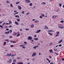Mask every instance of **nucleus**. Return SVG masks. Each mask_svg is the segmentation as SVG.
I'll use <instances>...</instances> for the list:
<instances>
[{"label": "nucleus", "instance_id": "obj_1", "mask_svg": "<svg viewBox=\"0 0 64 64\" xmlns=\"http://www.w3.org/2000/svg\"><path fill=\"white\" fill-rule=\"evenodd\" d=\"M32 37L31 36H29L28 38V40H32Z\"/></svg>", "mask_w": 64, "mask_h": 64}, {"label": "nucleus", "instance_id": "obj_2", "mask_svg": "<svg viewBox=\"0 0 64 64\" xmlns=\"http://www.w3.org/2000/svg\"><path fill=\"white\" fill-rule=\"evenodd\" d=\"M58 27L59 28H60L61 29H62V28H63V27L61 25H58Z\"/></svg>", "mask_w": 64, "mask_h": 64}, {"label": "nucleus", "instance_id": "obj_3", "mask_svg": "<svg viewBox=\"0 0 64 64\" xmlns=\"http://www.w3.org/2000/svg\"><path fill=\"white\" fill-rule=\"evenodd\" d=\"M60 32H56V37H57V36H59V34Z\"/></svg>", "mask_w": 64, "mask_h": 64}, {"label": "nucleus", "instance_id": "obj_4", "mask_svg": "<svg viewBox=\"0 0 64 64\" xmlns=\"http://www.w3.org/2000/svg\"><path fill=\"white\" fill-rule=\"evenodd\" d=\"M35 55H36V53L34 52L33 53V54H32V57H34V56H35Z\"/></svg>", "mask_w": 64, "mask_h": 64}, {"label": "nucleus", "instance_id": "obj_5", "mask_svg": "<svg viewBox=\"0 0 64 64\" xmlns=\"http://www.w3.org/2000/svg\"><path fill=\"white\" fill-rule=\"evenodd\" d=\"M41 32V30H37V31L36 32V33H38L39 32Z\"/></svg>", "mask_w": 64, "mask_h": 64}, {"label": "nucleus", "instance_id": "obj_6", "mask_svg": "<svg viewBox=\"0 0 64 64\" xmlns=\"http://www.w3.org/2000/svg\"><path fill=\"white\" fill-rule=\"evenodd\" d=\"M9 61L8 60L7 62H8V63H11L12 62V59H11L9 60Z\"/></svg>", "mask_w": 64, "mask_h": 64}, {"label": "nucleus", "instance_id": "obj_7", "mask_svg": "<svg viewBox=\"0 0 64 64\" xmlns=\"http://www.w3.org/2000/svg\"><path fill=\"white\" fill-rule=\"evenodd\" d=\"M25 1L26 3H30V1L29 0H26Z\"/></svg>", "mask_w": 64, "mask_h": 64}, {"label": "nucleus", "instance_id": "obj_8", "mask_svg": "<svg viewBox=\"0 0 64 64\" xmlns=\"http://www.w3.org/2000/svg\"><path fill=\"white\" fill-rule=\"evenodd\" d=\"M9 32H10V31H8L7 32H5L4 34H9Z\"/></svg>", "mask_w": 64, "mask_h": 64}, {"label": "nucleus", "instance_id": "obj_9", "mask_svg": "<svg viewBox=\"0 0 64 64\" xmlns=\"http://www.w3.org/2000/svg\"><path fill=\"white\" fill-rule=\"evenodd\" d=\"M56 16H52V18L53 19H55V18L56 17Z\"/></svg>", "mask_w": 64, "mask_h": 64}, {"label": "nucleus", "instance_id": "obj_10", "mask_svg": "<svg viewBox=\"0 0 64 64\" xmlns=\"http://www.w3.org/2000/svg\"><path fill=\"white\" fill-rule=\"evenodd\" d=\"M38 46H34L33 48L34 49H36V48H38Z\"/></svg>", "mask_w": 64, "mask_h": 64}, {"label": "nucleus", "instance_id": "obj_11", "mask_svg": "<svg viewBox=\"0 0 64 64\" xmlns=\"http://www.w3.org/2000/svg\"><path fill=\"white\" fill-rule=\"evenodd\" d=\"M18 9H19V10H21L22 9V8H21V6H18Z\"/></svg>", "mask_w": 64, "mask_h": 64}, {"label": "nucleus", "instance_id": "obj_12", "mask_svg": "<svg viewBox=\"0 0 64 64\" xmlns=\"http://www.w3.org/2000/svg\"><path fill=\"white\" fill-rule=\"evenodd\" d=\"M49 51L50 52V53H53V50H49Z\"/></svg>", "mask_w": 64, "mask_h": 64}, {"label": "nucleus", "instance_id": "obj_13", "mask_svg": "<svg viewBox=\"0 0 64 64\" xmlns=\"http://www.w3.org/2000/svg\"><path fill=\"white\" fill-rule=\"evenodd\" d=\"M11 55H12L11 53L9 54H8L7 56H11Z\"/></svg>", "mask_w": 64, "mask_h": 64}, {"label": "nucleus", "instance_id": "obj_14", "mask_svg": "<svg viewBox=\"0 0 64 64\" xmlns=\"http://www.w3.org/2000/svg\"><path fill=\"white\" fill-rule=\"evenodd\" d=\"M34 40H36V41H37L38 40V38H34Z\"/></svg>", "mask_w": 64, "mask_h": 64}, {"label": "nucleus", "instance_id": "obj_15", "mask_svg": "<svg viewBox=\"0 0 64 64\" xmlns=\"http://www.w3.org/2000/svg\"><path fill=\"white\" fill-rule=\"evenodd\" d=\"M34 26V24H32L31 25V28H33Z\"/></svg>", "mask_w": 64, "mask_h": 64}, {"label": "nucleus", "instance_id": "obj_16", "mask_svg": "<svg viewBox=\"0 0 64 64\" xmlns=\"http://www.w3.org/2000/svg\"><path fill=\"white\" fill-rule=\"evenodd\" d=\"M45 27H46L45 29H48V26H45Z\"/></svg>", "mask_w": 64, "mask_h": 64}, {"label": "nucleus", "instance_id": "obj_17", "mask_svg": "<svg viewBox=\"0 0 64 64\" xmlns=\"http://www.w3.org/2000/svg\"><path fill=\"white\" fill-rule=\"evenodd\" d=\"M48 32H54V31L52 30H48Z\"/></svg>", "mask_w": 64, "mask_h": 64}, {"label": "nucleus", "instance_id": "obj_18", "mask_svg": "<svg viewBox=\"0 0 64 64\" xmlns=\"http://www.w3.org/2000/svg\"><path fill=\"white\" fill-rule=\"evenodd\" d=\"M42 4H43L44 5H45L46 4V3L43 2L42 3Z\"/></svg>", "mask_w": 64, "mask_h": 64}, {"label": "nucleus", "instance_id": "obj_19", "mask_svg": "<svg viewBox=\"0 0 64 64\" xmlns=\"http://www.w3.org/2000/svg\"><path fill=\"white\" fill-rule=\"evenodd\" d=\"M10 42L11 43H16V42H14L13 41H11Z\"/></svg>", "mask_w": 64, "mask_h": 64}, {"label": "nucleus", "instance_id": "obj_20", "mask_svg": "<svg viewBox=\"0 0 64 64\" xmlns=\"http://www.w3.org/2000/svg\"><path fill=\"white\" fill-rule=\"evenodd\" d=\"M34 22L35 23H38V22H39V21L38 20H36L34 21Z\"/></svg>", "mask_w": 64, "mask_h": 64}, {"label": "nucleus", "instance_id": "obj_21", "mask_svg": "<svg viewBox=\"0 0 64 64\" xmlns=\"http://www.w3.org/2000/svg\"><path fill=\"white\" fill-rule=\"evenodd\" d=\"M48 33L50 35L52 36V35H53V34H52L51 33H50L49 32H48Z\"/></svg>", "mask_w": 64, "mask_h": 64}, {"label": "nucleus", "instance_id": "obj_22", "mask_svg": "<svg viewBox=\"0 0 64 64\" xmlns=\"http://www.w3.org/2000/svg\"><path fill=\"white\" fill-rule=\"evenodd\" d=\"M10 7H13V5L12 4H10Z\"/></svg>", "mask_w": 64, "mask_h": 64}, {"label": "nucleus", "instance_id": "obj_23", "mask_svg": "<svg viewBox=\"0 0 64 64\" xmlns=\"http://www.w3.org/2000/svg\"><path fill=\"white\" fill-rule=\"evenodd\" d=\"M41 15L42 16V17H45V16H44V14H41Z\"/></svg>", "mask_w": 64, "mask_h": 64}, {"label": "nucleus", "instance_id": "obj_24", "mask_svg": "<svg viewBox=\"0 0 64 64\" xmlns=\"http://www.w3.org/2000/svg\"><path fill=\"white\" fill-rule=\"evenodd\" d=\"M6 2L7 3H10V2H9L8 0H7L6 1Z\"/></svg>", "mask_w": 64, "mask_h": 64}, {"label": "nucleus", "instance_id": "obj_25", "mask_svg": "<svg viewBox=\"0 0 64 64\" xmlns=\"http://www.w3.org/2000/svg\"><path fill=\"white\" fill-rule=\"evenodd\" d=\"M62 41V40H60V41L58 42V43H61Z\"/></svg>", "mask_w": 64, "mask_h": 64}, {"label": "nucleus", "instance_id": "obj_26", "mask_svg": "<svg viewBox=\"0 0 64 64\" xmlns=\"http://www.w3.org/2000/svg\"><path fill=\"white\" fill-rule=\"evenodd\" d=\"M8 22L10 24H11L12 23V22L10 20H9Z\"/></svg>", "mask_w": 64, "mask_h": 64}, {"label": "nucleus", "instance_id": "obj_27", "mask_svg": "<svg viewBox=\"0 0 64 64\" xmlns=\"http://www.w3.org/2000/svg\"><path fill=\"white\" fill-rule=\"evenodd\" d=\"M29 5L30 6H32V3H30L29 4Z\"/></svg>", "mask_w": 64, "mask_h": 64}, {"label": "nucleus", "instance_id": "obj_28", "mask_svg": "<svg viewBox=\"0 0 64 64\" xmlns=\"http://www.w3.org/2000/svg\"><path fill=\"white\" fill-rule=\"evenodd\" d=\"M6 44V42H4V45H5Z\"/></svg>", "mask_w": 64, "mask_h": 64}, {"label": "nucleus", "instance_id": "obj_29", "mask_svg": "<svg viewBox=\"0 0 64 64\" xmlns=\"http://www.w3.org/2000/svg\"><path fill=\"white\" fill-rule=\"evenodd\" d=\"M0 27H1L2 28H3L4 27L0 25Z\"/></svg>", "mask_w": 64, "mask_h": 64}, {"label": "nucleus", "instance_id": "obj_30", "mask_svg": "<svg viewBox=\"0 0 64 64\" xmlns=\"http://www.w3.org/2000/svg\"><path fill=\"white\" fill-rule=\"evenodd\" d=\"M20 35V34H18L16 36V37H18Z\"/></svg>", "mask_w": 64, "mask_h": 64}, {"label": "nucleus", "instance_id": "obj_31", "mask_svg": "<svg viewBox=\"0 0 64 64\" xmlns=\"http://www.w3.org/2000/svg\"><path fill=\"white\" fill-rule=\"evenodd\" d=\"M20 2H16V4H19Z\"/></svg>", "mask_w": 64, "mask_h": 64}, {"label": "nucleus", "instance_id": "obj_32", "mask_svg": "<svg viewBox=\"0 0 64 64\" xmlns=\"http://www.w3.org/2000/svg\"><path fill=\"white\" fill-rule=\"evenodd\" d=\"M17 20L19 22L20 21V19H18Z\"/></svg>", "mask_w": 64, "mask_h": 64}, {"label": "nucleus", "instance_id": "obj_33", "mask_svg": "<svg viewBox=\"0 0 64 64\" xmlns=\"http://www.w3.org/2000/svg\"><path fill=\"white\" fill-rule=\"evenodd\" d=\"M5 41H7V42H8L9 41V40H4Z\"/></svg>", "mask_w": 64, "mask_h": 64}, {"label": "nucleus", "instance_id": "obj_34", "mask_svg": "<svg viewBox=\"0 0 64 64\" xmlns=\"http://www.w3.org/2000/svg\"><path fill=\"white\" fill-rule=\"evenodd\" d=\"M5 22H4L3 24H2V26H3V25H5Z\"/></svg>", "mask_w": 64, "mask_h": 64}, {"label": "nucleus", "instance_id": "obj_35", "mask_svg": "<svg viewBox=\"0 0 64 64\" xmlns=\"http://www.w3.org/2000/svg\"><path fill=\"white\" fill-rule=\"evenodd\" d=\"M60 22L61 23H64V21L63 20L61 21H60Z\"/></svg>", "mask_w": 64, "mask_h": 64}, {"label": "nucleus", "instance_id": "obj_36", "mask_svg": "<svg viewBox=\"0 0 64 64\" xmlns=\"http://www.w3.org/2000/svg\"><path fill=\"white\" fill-rule=\"evenodd\" d=\"M24 44H28V43H27V42H24Z\"/></svg>", "mask_w": 64, "mask_h": 64}, {"label": "nucleus", "instance_id": "obj_37", "mask_svg": "<svg viewBox=\"0 0 64 64\" xmlns=\"http://www.w3.org/2000/svg\"><path fill=\"white\" fill-rule=\"evenodd\" d=\"M16 35V33L15 32H14L13 34V35Z\"/></svg>", "mask_w": 64, "mask_h": 64}, {"label": "nucleus", "instance_id": "obj_38", "mask_svg": "<svg viewBox=\"0 0 64 64\" xmlns=\"http://www.w3.org/2000/svg\"><path fill=\"white\" fill-rule=\"evenodd\" d=\"M59 5L60 7H61V6H62V4H59Z\"/></svg>", "mask_w": 64, "mask_h": 64}, {"label": "nucleus", "instance_id": "obj_39", "mask_svg": "<svg viewBox=\"0 0 64 64\" xmlns=\"http://www.w3.org/2000/svg\"><path fill=\"white\" fill-rule=\"evenodd\" d=\"M22 14H24V11H23L22 12Z\"/></svg>", "mask_w": 64, "mask_h": 64}, {"label": "nucleus", "instance_id": "obj_40", "mask_svg": "<svg viewBox=\"0 0 64 64\" xmlns=\"http://www.w3.org/2000/svg\"><path fill=\"white\" fill-rule=\"evenodd\" d=\"M43 18V16H40V18Z\"/></svg>", "mask_w": 64, "mask_h": 64}, {"label": "nucleus", "instance_id": "obj_41", "mask_svg": "<svg viewBox=\"0 0 64 64\" xmlns=\"http://www.w3.org/2000/svg\"><path fill=\"white\" fill-rule=\"evenodd\" d=\"M29 14V12H28L26 14V15H28Z\"/></svg>", "mask_w": 64, "mask_h": 64}, {"label": "nucleus", "instance_id": "obj_42", "mask_svg": "<svg viewBox=\"0 0 64 64\" xmlns=\"http://www.w3.org/2000/svg\"><path fill=\"white\" fill-rule=\"evenodd\" d=\"M14 47V46L13 45H12L10 46V47Z\"/></svg>", "mask_w": 64, "mask_h": 64}, {"label": "nucleus", "instance_id": "obj_43", "mask_svg": "<svg viewBox=\"0 0 64 64\" xmlns=\"http://www.w3.org/2000/svg\"><path fill=\"white\" fill-rule=\"evenodd\" d=\"M20 47H23V46H24V45H20Z\"/></svg>", "mask_w": 64, "mask_h": 64}, {"label": "nucleus", "instance_id": "obj_44", "mask_svg": "<svg viewBox=\"0 0 64 64\" xmlns=\"http://www.w3.org/2000/svg\"><path fill=\"white\" fill-rule=\"evenodd\" d=\"M18 64H23V63H22V62H19L18 63Z\"/></svg>", "mask_w": 64, "mask_h": 64}, {"label": "nucleus", "instance_id": "obj_45", "mask_svg": "<svg viewBox=\"0 0 64 64\" xmlns=\"http://www.w3.org/2000/svg\"><path fill=\"white\" fill-rule=\"evenodd\" d=\"M54 54H56L57 55H59V54L56 53V52H54Z\"/></svg>", "mask_w": 64, "mask_h": 64}, {"label": "nucleus", "instance_id": "obj_46", "mask_svg": "<svg viewBox=\"0 0 64 64\" xmlns=\"http://www.w3.org/2000/svg\"><path fill=\"white\" fill-rule=\"evenodd\" d=\"M16 25H19V24L17 22H16Z\"/></svg>", "mask_w": 64, "mask_h": 64}, {"label": "nucleus", "instance_id": "obj_47", "mask_svg": "<svg viewBox=\"0 0 64 64\" xmlns=\"http://www.w3.org/2000/svg\"><path fill=\"white\" fill-rule=\"evenodd\" d=\"M16 17H18V18H19V16L18 15H17L16 16Z\"/></svg>", "mask_w": 64, "mask_h": 64}, {"label": "nucleus", "instance_id": "obj_48", "mask_svg": "<svg viewBox=\"0 0 64 64\" xmlns=\"http://www.w3.org/2000/svg\"><path fill=\"white\" fill-rule=\"evenodd\" d=\"M59 47H61V46H62V44H59Z\"/></svg>", "mask_w": 64, "mask_h": 64}, {"label": "nucleus", "instance_id": "obj_49", "mask_svg": "<svg viewBox=\"0 0 64 64\" xmlns=\"http://www.w3.org/2000/svg\"><path fill=\"white\" fill-rule=\"evenodd\" d=\"M52 42H51L50 44V46H51V45H52Z\"/></svg>", "mask_w": 64, "mask_h": 64}, {"label": "nucleus", "instance_id": "obj_50", "mask_svg": "<svg viewBox=\"0 0 64 64\" xmlns=\"http://www.w3.org/2000/svg\"><path fill=\"white\" fill-rule=\"evenodd\" d=\"M26 31H28V30H29V29L26 28Z\"/></svg>", "mask_w": 64, "mask_h": 64}, {"label": "nucleus", "instance_id": "obj_51", "mask_svg": "<svg viewBox=\"0 0 64 64\" xmlns=\"http://www.w3.org/2000/svg\"><path fill=\"white\" fill-rule=\"evenodd\" d=\"M54 51H57V50H58L57 49H55L54 50Z\"/></svg>", "mask_w": 64, "mask_h": 64}, {"label": "nucleus", "instance_id": "obj_52", "mask_svg": "<svg viewBox=\"0 0 64 64\" xmlns=\"http://www.w3.org/2000/svg\"><path fill=\"white\" fill-rule=\"evenodd\" d=\"M46 60H47L48 61V60H49L48 58H46Z\"/></svg>", "mask_w": 64, "mask_h": 64}, {"label": "nucleus", "instance_id": "obj_53", "mask_svg": "<svg viewBox=\"0 0 64 64\" xmlns=\"http://www.w3.org/2000/svg\"><path fill=\"white\" fill-rule=\"evenodd\" d=\"M9 31H10V33H12V30H10Z\"/></svg>", "mask_w": 64, "mask_h": 64}, {"label": "nucleus", "instance_id": "obj_54", "mask_svg": "<svg viewBox=\"0 0 64 64\" xmlns=\"http://www.w3.org/2000/svg\"><path fill=\"white\" fill-rule=\"evenodd\" d=\"M9 38H13V36H10L9 37Z\"/></svg>", "mask_w": 64, "mask_h": 64}, {"label": "nucleus", "instance_id": "obj_55", "mask_svg": "<svg viewBox=\"0 0 64 64\" xmlns=\"http://www.w3.org/2000/svg\"><path fill=\"white\" fill-rule=\"evenodd\" d=\"M4 27H5V28H7V26H4Z\"/></svg>", "mask_w": 64, "mask_h": 64}, {"label": "nucleus", "instance_id": "obj_56", "mask_svg": "<svg viewBox=\"0 0 64 64\" xmlns=\"http://www.w3.org/2000/svg\"><path fill=\"white\" fill-rule=\"evenodd\" d=\"M5 51H7V52H8V50L7 49H6V50H5Z\"/></svg>", "mask_w": 64, "mask_h": 64}, {"label": "nucleus", "instance_id": "obj_57", "mask_svg": "<svg viewBox=\"0 0 64 64\" xmlns=\"http://www.w3.org/2000/svg\"><path fill=\"white\" fill-rule=\"evenodd\" d=\"M22 48H23V49H25V46H23V47Z\"/></svg>", "mask_w": 64, "mask_h": 64}, {"label": "nucleus", "instance_id": "obj_58", "mask_svg": "<svg viewBox=\"0 0 64 64\" xmlns=\"http://www.w3.org/2000/svg\"><path fill=\"white\" fill-rule=\"evenodd\" d=\"M6 30H7V31H8V30H9V29L7 28L6 29Z\"/></svg>", "mask_w": 64, "mask_h": 64}, {"label": "nucleus", "instance_id": "obj_59", "mask_svg": "<svg viewBox=\"0 0 64 64\" xmlns=\"http://www.w3.org/2000/svg\"><path fill=\"white\" fill-rule=\"evenodd\" d=\"M35 7H36L35 6H34V7L32 8V9H33L34 8H35Z\"/></svg>", "mask_w": 64, "mask_h": 64}, {"label": "nucleus", "instance_id": "obj_60", "mask_svg": "<svg viewBox=\"0 0 64 64\" xmlns=\"http://www.w3.org/2000/svg\"><path fill=\"white\" fill-rule=\"evenodd\" d=\"M32 61H35V59H34V58H33L32 59Z\"/></svg>", "mask_w": 64, "mask_h": 64}, {"label": "nucleus", "instance_id": "obj_61", "mask_svg": "<svg viewBox=\"0 0 64 64\" xmlns=\"http://www.w3.org/2000/svg\"><path fill=\"white\" fill-rule=\"evenodd\" d=\"M16 63L14 62H13L12 63V64H15Z\"/></svg>", "mask_w": 64, "mask_h": 64}, {"label": "nucleus", "instance_id": "obj_62", "mask_svg": "<svg viewBox=\"0 0 64 64\" xmlns=\"http://www.w3.org/2000/svg\"><path fill=\"white\" fill-rule=\"evenodd\" d=\"M34 37H37V36L36 35H35L34 36Z\"/></svg>", "mask_w": 64, "mask_h": 64}, {"label": "nucleus", "instance_id": "obj_63", "mask_svg": "<svg viewBox=\"0 0 64 64\" xmlns=\"http://www.w3.org/2000/svg\"><path fill=\"white\" fill-rule=\"evenodd\" d=\"M62 61H64V58H63L62 59Z\"/></svg>", "mask_w": 64, "mask_h": 64}, {"label": "nucleus", "instance_id": "obj_64", "mask_svg": "<svg viewBox=\"0 0 64 64\" xmlns=\"http://www.w3.org/2000/svg\"><path fill=\"white\" fill-rule=\"evenodd\" d=\"M53 64V62H50V64Z\"/></svg>", "mask_w": 64, "mask_h": 64}]
</instances>
